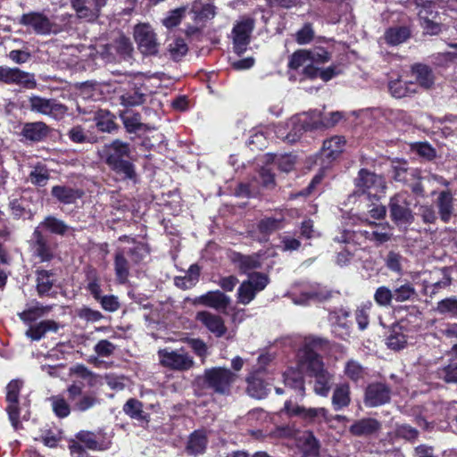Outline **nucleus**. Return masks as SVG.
Instances as JSON below:
<instances>
[{
  "instance_id": "nucleus-61",
  "label": "nucleus",
  "mask_w": 457,
  "mask_h": 457,
  "mask_svg": "<svg viewBox=\"0 0 457 457\" xmlns=\"http://www.w3.org/2000/svg\"><path fill=\"white\" fill-rule=\"evenodd\" d=\"M374 300L379 306H389L394 300L393 291L387 287L381 286L374 294Z\"/></svg>"
},
{
  "instance_id": "nucleus-45",
  "label": "nucleus",
  "mask_w": 457,
  "mask_h": 457,
  "mask_svg": "<svg viewBox=\"0 0 457 457\" xmlns=\"http://www.w3.org/2000/svg\"><path fill=\"white\" fill-rule=\"evenodd\" d=\"M37 228H43L53 234L63 236L70 229V227L62 220L54 216H47Z\"/></svg>"
},
{
  "instance_id": "nucleus-12",
  "label": "nucleus",
  "mask_w": 457,
  "mask_h": 457,
  "mask_svg": "<svg viewBox=\"0 0 457 457\" xmlns=\"http://www.w3.org/2000/svg\"><path fill=\"white\" fill-rule=\"evenodd\" d=\"M134 37L143 54L153 55L158 52L156 34L149 24L137 25L134 29Z\"/></svg>"
},
{
  "instance_id": "nucleus-52",
  "label": "nucleus",
  "mask_w": 457,
  "mask_h": 457,
  "mask_svg": "<svg viewBox=\"0 0 457 457\" xmlns=\"http://www.w3.org/2000/svg\"><path fill=\"white\" fill-rule=\"evenodd\" d=\"M394 300L397 303L410 301L416 296V290L411 283H405L393 291Z\"/></svg>"
},
{
  "instance_id": "nucleus-48",
  "label": "nucleus",
  "mask_w": 457,
  "mask_h": 457,
  "mask_svg": "<svg viewBox=\"0 0 457 457\" xmlns=\"http://www.w3.org/2000/svg\"><path fill=\"white\" fill-rule=\"evenodd\" d=\"M283 218H264L258 224V229L262 235V240H266V237L270 233L280 228Z\"/></svg>"
},
{
  "instance_id": "nucleus-2",
  "label": "nucleus",
  "mask_w": 457,
  "mask_h": 457,
  "mask_svg": "<svg viewBox=\"0 0 457 457\" xmlns=\"http://www.w3.org/2000/svg\"><path fill=\"white\" fill-rule=\"evenodd\" d=\"M101 159L124 179L136 181L137 172L131 162V151L128 143L119 139L105 144L99 153Z\"/></svg>"
},
{
  "instance_id": "nucleus-31",
  "label": "nucleus",
  "mask_w": 457,
  "mask_h": 457,
  "mask_svg": "<svg viewBox=\"0 0 457 457\" xmlns=\"http://www.w3.org/2000/svg\"><path fill=\"white\" fill-rule=\"evenodd\" d=\"M49 129L42 121L28 122L24 124L21 135L29 141L39 142L48 135Z\"/></svg>"
},
{
  "instance_id": "nucleus-42",
  "label": "nucleus",
  "mask_w": 457,
  "mask_h": 457,
  "mask_svg": "<svg viewBox=\"0 0 457 457\" xmlns=\"http://www.w3.org/2000/svg\"><path fill=\"white\" fill-rule=\"evenodd\" d=\"M50 179V171L45 164L37 163L29 174V182L37 187H45Z\"/></svg>"
},
{
  "instance_id": "nucleus-10",
  "label": "nucleus",
  "mask_w": 457,
  "mask_h": 457,
  "mask_svg": "<svg viewBox=\"0 0 457 457\" xmlns=\"http://www.w3.org/2000/svg\"><path fill=\"white\" fill-rule=\"evenodd\" d=\"M19 23L37 35H49L58 31L56 25L43 12H29L21 16Z\"/></svg>"
},
{
  "instance_id": "nucleus-28",
  "label": "nucleus",
  "mask_w": 457,
  "mask_h": 457,
  "mask_svg": "<svg viewBox=\"0 0 457 457\" xmlns=\"http://www.w3.org/2000/svg\"><path fill=\"white\" fill-rule=\"evenodd\" d=\"M247 393L250 396L262 399L264 398L269 392L268 384L262 379L259 370H253L247 378Z\"/></svg>"
},
{
  "instance_id": "nucleus-26",
  "label": "nucleus",
  "mask_w": 457,
  "mask_h": 457,
  "mask_svg": "<svg viewBox=\"0 0 457 457\" xmlns=\"http://www.w3.org/2000/svg\"><path fill=\"white\" fill-rule=\"evenodd\" d=\"M454 198L450 190H444L438 194L436 206L442 221L449 222L454 214Z\"/></svg>"
},
{
  "instance_id": "nucleus-43",
  "label": "nucleus",
  "mask_w": 457,
  "mask_h": 457,
  "mask_svg": "<svg viewBox=\"0 0 457 457\" xmlns=\"http://www.w3.org/2000/svg\"><path fill=\"white\" fill-rule=\"evenodd\" d=\"M283 377L287 386L297 390L302 395H304V380L301 371L289 369L283 374Z\"/></svg>"
},
{
  "instance_id": "nucleus-7",
  "label": "nucleus",
  "mask_w": 457,
  "mask_h": 457,
  "mask_svg": "<svg viewBox=\"0 0 457 457\" xmlns=\"http://www.w3.org/2000/svg\"><path fill=\"white\" fill-rule=\"evenodd\" d=\"M410 196L407 192H400L390 197L388 208L390 218L397 226H409L414 220L411 209Z\"/></svg>"
},
{
  "instance_id": "nucleus-49",
  "label": "nucleus",
  "mask_w": 457,
  "mask_h": 457,
  "mask_svg": "<svg viewBox=\"0 0 457 457\" xmlns=\"http://www.w3.org/2000/svg\"><path fill=\"white\" fill-rule=\"evenodd\" d=\"M123 411L130 418L144 420L145 416L143 411V404L137 399H129L123 406Z\"/></svg>"
},
{
  "instance_id": "nucleus-58",
  "label": "nucleus",
  "mask_w": 457,
  "mask_h": 457,
  "mask_svg": "<svg viewBox=\"0 0 457 457\" xmlns=\"http://www.w3.org/2000/svg\"><path fill=\"white\" fill-rule=\"evenodd\" d=\"M186 10L187 7H179L170 11L167 16L162 20L163 26L168 29L178 26L185 15Z\"/></svg>"
},
{
  "instance_id": "nucleus-50",
  "label": "nucleus",
  "mask_w": 457,
  "mask_h": 457,
  "mask_svg": "<svg viewBox=\"0 0 457 457\" xmlns=\"http://www.w3.org/2000/svg\"><path fill=\"white\" fill-rule=\"evenodd\" d=\"M120 119L129 132H136L141 128V116L132 111H125L120 114Z\"/></svg>"
},
{
  "instance_id": "nucleus-3",
  "label": "nucleus",
  "mask_w": 457,
  "mask_h": 457,
  "mask_svg": "<svg viewBox=\"0 0 457 457\" xmlns=\"http://www.w3.org/2000/svg\"><path fill=\"white\" fill-rule=\"evenodd\" d=\"M281 415L289 418H297L306 425L321 424L322 422L333 427V422H348L349 419L345 415H333L324 407H305L292 400L285 402L284 407L280 410Z\"/></svg>"
},
{
  "instance_id": "nucleus-47",
  "label": "nucleus",
  "mask_w": 457,
  "mask_h": 457,
  "mask_svg": "<svg viewBox=\"0 0 457 457\" xmlns=\"http://www.w3.org/2000/svg\"><path fill=\"white\" fill-rule=\"evenodd\" d=\"M100 399L97 397L96 393H86L80 395V397L74 403V410L79 411H87V410L100 404Z\"/></svg>"
},
{
  "instance_id": "nucleus-24",
  "label": "nucleus",
  "mask_w": 457,
  "mask_h": 457,
  "mask_svg": "<svg viewBox=\"0 0 457 457\" xmlns=\"http://www.w3.org/2000/svg\"><path fill=\"white\" fill-rule=\"evenodd\" d=\"M350 313L345 309H340L329 314V320L332 323L334 332L341 338L350 335L352 321L349 320Z\"/></svg>"
},
{
  "instance_id": "nucleus-5",
  "label": "nucleus",
  "mask_w": 457,
  "mask_h": 457,
  "mask_svg": "<svg viewBox=\"0 0 457 457\" xmlns=\"http://www.w3.org/2000/svg\"><path fill=\"white\" fill-rule=\"evenodd\" d=\"M354 191L348 196L349 204H356L360 199L368 200L378 196L386 188L384 179L366 169L360 170L354 179Z\"/></svg>"
},
{
  "instance_id": "nucleus-27",
  "label": "nucleus",
  "mask_w": 457,
  "mask_h": 457,
  "mask_svg": "<svg viewBox=\"0 0 457 457\" xmlns=\"http://www.w3.org/2000/svg\"><path fill=\"white\" fill-rule=\"evenodd\" d=\"M331 296V292L325 287L320 285L312 286L302 292L300 296L294 297L295 304H306L309 301L322 302Z\"/></svg>"
},
{
  "instance_id": "nucleus-6",
  "label": "nucleus",
  "mask_w": 457,
  "mask_h": 457,
  "mask_svg": "<svg viewBox=\"0 0 457 457\" xmlns=\"http://www.w3.org/2000/svg\"><path fill=\"white\" fill-rule=\"evenodd\" d=\"M236 378L237 375L228 369L215 367L206 370L203 377L198 378V381L217 394L227 395Z\"/></svg>"
},
{
  "instance_id": "nucleus-22",
  "label": "nucleus",
  "mask_w": 457,
  "mask_h": 457,
  "mask_svg": "<svg viewBox=\"0 0 457 457\" xmlns=\"http://www.w3.org/2000/svg\"><path fill=\"white\" fill-rule=\"evenodd\" d=\"M317 121L311 114V112L293 116L287 122L289 132L295 134L296 141L304 131L317 129Z\"/></svg>"
},
{
  "instance_id": "nucleus-41",
  "label": "nucleus",
  "mask_w": 457,
  "mask_h": 457,
  "mask_svg": "<svg viewBox=\"0 0 457 457\" xmlns=\"http://www.w3.org/2000/svg\"><path fill=\"white\" fill-rule=\"evenodd\" d=\"M412 74L422 87L429 88L434 84L435 77L433 71L427 65L415 64L412 67Z\"/></svg>"
},
{
  "instance_id": "nucleus-34",
  "label": "nucleus",
  "mask_w": 457,
  "mask_h": 457,
  "mask_svg": "<svg viewBox=\"0 0 457 457\" xmlns=\"http://www.w3.org/2000/svg\"><path fill=\"white\" fill-rule=\"evenodd\" d=\"M388 87L391 95L395 98L410 96L417 91V85L414 82L402 79L390 81Z\"/></svg>"
},
{
  "instance_id": "nucleus-18",
  "label": "nucleus",
  "mask_w": 457,
  "mask_h": 457,
  "mask_svg": "<svg viewBox=\"0 0 457 457\" xmlns=\"http://www.w3.org/2000/svg\"><path fill=\"white\" fill-rule=\"evenodd\" d=\"M390 398L391 390L384 383H370L365 389L364 403L367 407L373 408L386 404L390 401Z\"/></svg>"
},
{
  "instance_id": "nucleus-54",
  "label": "nucleus",
  "mask_w": 457,
  "mask_h": 457,
  "mask_svg": "<svg viewBox=\"0 0 457 457\" xmlns=\"http://www.w3.org/2000/svg\"><path fill=\"white\" fill-rule=\"evenodd\" d=\"M49 401L51 402L52 409L57 417L65 418L71 413L70 404L62 396L54 395L52 396Z\"/></svg>"
},
{
  "instance_id": "nucleus-46",
  "label": "nucleus",
  "mask_w": 457,
  "mask_h": 457,
  "mask_svg": "<svg viewBox=\"0 0 457 457\" xmlns=\"http://www.w3.org/2000/svg\"><path fill=\"white\" fill-rule=\"evenodd\" d=\"M344 372L349 379L357 382L364 378L366 369L357 361L349 360L345 365Z\"/></svg>"
},
{
  "instance_id": "nucleus-56",
  "label": "nucleus",
  "mask_w": 457,
  "mask_h": 457,
  "mask_svg": "<svg viewBox=\"0 0 457 457\" xmlns=\"http://www.w3.org/2000/svg\"><path fill=\"white\" fill-rule=\"evenodd\" d=\"M95 119L100 131L110 133L115 129V123L108 112L99 111Z\"/></svg>"
},
{
  "instance_id": "nucleus-11",
  "label": "nucleus",
  "mask_w": 457,
  "mask_h": 457,
  "mask_svg": "<svg viewBox=\"0 0 457 457\" xmlns=\"http://www.w3.org/2000/svg\"><path fill=\"white\" fill-rule=\"evenodd\" d=\"M29 102L32 112L49 116L54 120L62 119L67 112V107L55 99L32 96Z\"/></svg>"
},
{
  "instance_id": "nucleus-40",
  "label": "nucleus",
  "mask_w": 457,
  "mask_h": 457,
  "mask_svg": "<svg viewBox=\"0 0 457 457\" xmlns=\"http://www.w3.org/2000/svg\"><path fill=\"white\" fill-rule=\"evenodd\" d=\"M200 269L197 265L193 264L189 267L188 271L183 277H176L174 284L181 289H189L193 287L198 281Z\"/></svg>"
},
{
  "instance_id": "nucleus-38",
  "label": "nucleus",
  "mask_w": 457,
  "mask_h": 457,
  "mask_svg": "<svg viewBox=\"0 0 457 457\" xmlns=\"http://www.w3.org/2000/svg\"><path fill=\"white\" fill-rule=\"evenodd\" d=\"M207 445V437L204 431H195L189 436L187 451L189 454L197 455L203 453Z\"/></svg>"
},
{
  "instance_id": "nucleus-19",
  "label": "nucleus",
  "mask_w": 457,
  "mask_h": 457,
  "mask_svg": "<svg viewBox=\"0 0 457 457\" xmlns=\"http://www.w3.org/2000/svg\"><path fill=\"white\" fill-rule=\"evenodd\" d=\"M345 143L342 136H333L323 142L319 157L321 160L322 168L328 167L343 153Z\"/></svg>"
},
{
  "instance_id": "nucleus-1",
  "label": "nucleus",
  "mask_w": 457,
  "mask_h": 457,
  "mask_svg": "<svg viewBox=\"0 0 457 457\" xmlns=\"http://www.w3.org/2000/svg\"><path fill=\"white\" fill-rule=\"evenodd\" d=\"M326 343L322 338L308 337L297 353L298 368L314 377L313 391L323 397L328 395L334 383V375L324 369L322 359L317 353Z\"/></svg>"
},
{
  "instance_id": "nucleus-30",
  "label": "nucleus",
  "mask_w": 457,
  "mask_h": 457,
  "mask_svg": "<svg viewBox=\"0 0 457 457\" xmlns=\"http://www.w3.org/2000/svg\"><path fill=\"white\" fill-rule=\"evenodd\" d=\"M351 403V390L347 383H341L334 388L331 404L337 411L346 408Z\"/></svg>"
},
{
  "instance_id": "nucleus-25",
  "label": "nucleus",
  "mask_w": 457,
  "mask_h": 457,
  "mask_svg": "<svg viewBox=\"0 0 457 457\" xmlns=\"http://www.w3.org/2000/svg\"><path fill=\"white\" fill-rule=\"evenodd\" d=\"M381 429V423L376 419L363 418L355 420L349 428L353 436H370Z\"/></svg>"
},
{
  "instance_id": "nucleus-35",
  "label": "nucleus",
  "mask_w": 457,
  "mask_h": 457,
  "mask_svg": "<svg viewBox=\"0 0 457 457\" xmlns=\"http://www.w3.org/2000/svg\"><path fill=\"white\" fill-rule=\"evenodd\" d=\"M411 36V30L406 26L389 28L384 35L386 42L390 46H398L405 42Z\"/></svg>"
},
{
  "instance_id": "nucleus-39",
  "label": "nucleus",
  "mask_w": 457,
  "mask_h": 457,
  "mask_svg": "<svg viewBox=\"0 0 457 457\" xmlns=\"http://www.w3.org/2000/svg\"><path fill=\"white\" fill-rule=\"evenodd\" d=\"M52 310V305H42L37 303L34 306L28 307L18 315L25 323H30L46 315Z\"/></svg>"
},
{
  "instance_id": "nucleus-14",
  "label": "nucleus",
  "mask_w": 457,
  "mask_h": 457,
  "mask_svg": "<svg viewBox=\"0 0 457 457\" xmlns=\"http://www.w3.org/2000/svg\"><path fill=\"white\" fill-rule=\"evenodd\" d=\"M253 28L254 21L250 18H243L234 26L232 30L233 46L237 54L240 55L245 52Z\"/></svg>"
},
{
  "instance_id": "nucleus-29",
  "label": "nucleus",
  "mask_w": 457,
  "mask_h": 457,
  "mask_svg": "<svg viewBox=\"0 0 457 457\" xmlns=\"http://www.w3.org/2000/svg\"><path fill=\"white\" fill-rule=\"evenodd\" d=\"M60 326L56 321L46 320L29 326L26 330L25 335L32 341H38L48 332H57Z\"/></svg>"
},
{
  "instance_id": "nucleus-21",
  "label": "nucleus",
  "mask_w": 457,
  "mask_h": 457,
  "mask_svg": "<svg viewBox=\"0 0 457 457\" xmlns=\"http://www.w3.org/2000/svg\"><path fill=\"white\" fill-rule=\"evenodd\" d=\"M195 319L217 337H221L227 332L223 319L208 311H201L196 313Z\"/></svg>"
},
{
  "instance_id": "nucleus-37",
  "label": "nucleus",
  "mask_w": 457,
  "mask_h": 457,
  "mask_svg": "<svg viewBox=\"0 0 457 457\" xmlns=\"http://www.w3.org/2000/svg\"><path fill=\"white\" fill-rule=\"evenodd\" d=\"M114 270L117 280L121 284L126 283L129 275V263L122 250H119L115 253Z\"/></svg>"
},
{
  "instance_id": "nucleus-62",
  "label": "nucleus",
  "mask_w": 457,
  "mask_h": 457,
  "mask_svg": "<svg viewBox=\"0 0 457 457\" xmlns=\"http://www.w3.org/2000/svg\"><path fill=\"white\" fill-rule=\"evenodd\" d=\"M438 377L447 383L457 382V362H452L445 367L438 369Z\"/></svg>"
},
{
  "instance_id": "nucleus-63",
  "label": "nucleus",
  "mask_w": 457,
  "mask_h": 457,
  "mask_svg": "<svg viewBox=\"0 0 457 457\" xmlns=\"http://www.w3.org/2000/svg\"><path fill=\"white\" fill-rule=\"evenodd\" d=\"M403 257L395 252H389L386 257V266L393 272L401 275L403 272L402 262Z\"/></svg>"
},
{
  "instance_id": "nucleus-32",
  "label": "nucleus",
  "mask_w": 457,
  "mask_h": 457,
  "mask_svg": "<svg viewBox=\"0 0 457 457\" xmlns=\"http://www.w3.org/2000/svg\"><path fill=\"white\" fill-rule=\"evenodd\" d=\"M33 241L35 254L40 258L41 262L50 261L53 258V252L39 228H37L33 233Z\"/></svg>"
},
{
  "instance_id": "nucleus-23",
  "label": "nucleus",
  "mask_w": 457,
  "mask_h": 457,
  "mask_svg": "<svg viewBox=\"0 0 457 457\" xmlns=\"http://www.w3.org/2000/svg\"><path fill=\"white\" fill-rule=\"evenodd\" d=\"M57 276L53 270H36V289L40 297L53 296Z\"/></svg>"
},
{
  "instance_id": "nucleus-59",
  "label": "nucleus",
  "mask_w": 457,
  "mask_h": 457,
  "mask_svg": "<svg viewBox=\"0 0 457 457\" xmlns=\"http://www.w3.org/2000/svg\"><path fill=\"white\" fill-rule=\"evenodd\" d=\"M406 337L400 331L393 329L386 338V345L393 350H401L406 345Z\"/></svg>"
},
{
  "instance_id": "nucleus-16",
  "label": "nucleus",
  "mask_w": 457,
  "mask_h": 457,
  "mask_svg": "<svg viewBox=\"0 0 457 457\" xmlns=\"http://www.w3.org/2000/svg\"><path fill=\"white\" fill-rule=\"evenodd\" d=\"M357 205V215L363 222L374 224L370 221V218L374 220H380L386 216V210L384 205L378 204V196L370 197L368 200L360 199L355 204Z\"/></svg>"
},
{
  "instance_id": "nucleus-33",
  "label": "nucleus",
  "mask_w": 457,
  "mask_h": 457,
  "mask_svg": "<svg viewBox=\"0 0 457 457\" xmlns=\"http://www.w3.org/2000/svg\"><path fill=\"white\" fill-rule=\"evenodd\" d=\"M52 195L63 204H74L82 196V192L66 186H54L52 187Z\"/></svg>"
},
{
  "instance_id": "nucleus-51",
  "label": "nucleus",
  "mask_w": 457,
  "mask_h": 457,
  "mask_svg": "<svg viewBox=\"0 0 457 457\" xmlns=\"http://www.w3.org/2000/svg\"><path fill=\"white\" fill-rule=\"evenodd\" d=\"M436 312L443 315L457 318V297L452 296L439 301Z\"/></svg>"
},
{
  "instance_id": "nucleus-15",
  "label": "nucleus",
  "mask_w": 457,
  "mask_h": 457,
  "mask_svg": "<svg viewBox=\"0 0 457 457\" xmlns=\"http://www.w3.org/2000/svg\"><path fill=\"white\" fill-rule=\"evenodd\" d=\"M106 3L107 0H71V7L79 19L95 21Z\"/></svg>"
},
{
  "instance_id": "nucleus-17",
  "label": "nucleus",
  "mask_w": 457,
  "mask_h": 457,
  "mask_svg": "<svg viewBox=\"0 0 457 457\" xmlns=\"http://www.w3.org/2000/svg\"><path fill=\"white\" fill-rule=\"evenodd\" d=\"M22 383L20 380H12L6 386V411L12 427L17 429L20 423L21 408L19 407V394Z\"/></svg>"
},
{
  "instance_id": "nucleus-60",
  "label": "nucleus",
  "mask_w": 457,
  "mask_h": 457,
  "mask_svg": "<svg viewBox=\"0 0 457 457\" xmlns=\"http://www.w3.org/2000/svg\"><path fill=\"white\" fill-rule=\"evenodd\" d=\"M384 116L386 120H388L390 122L398 124V123H403L407 124L411 122V117L410 115L400 109H387L384 112Z\"/></svg>"
},
{
  "instance_id": "nucleus-44",
  "label": "nucleus",
  "mask_w": 457,
  "mask_h": 457,
  "mask_svg": "<svg viewBox=\"0 0 457 457\" xmlns=\"http://www.w3.org/2000/svg\"><path fill=\"white\" fill-rule=\"evenodd\" d=\"M311 114L317 121V129L330 128L335 126L344 117L341 112H332L328 116H322L321 112L318 110L311 111Z\"/></svg>"
},
{
  "instance_id": "nucleus-55",
  "label": "nucleus",
  "mask_w": 457,
  "mask_h": 457,
  "mask_svg": "<svg viewBox=\"0 0 457 457\" xmlns=\"http://www.w3.org/2000/svg\"><path fill=\"white\" fill-rule=\"evenodd\" d=\"M13 84L27 89H33L37 87V81L34 74L21 71L19 68L16 69L15 80Z\"/></svg>"
},
{
  "instance_id": "nucleus-64",
  "label": "nucleus",
  "mask_w": 457,
  "mask_h": 457,
  "mask_svg": "<svg viewBox=\"0 0 457 457\" xmlns=\"http://www.w3.org/2000/svg\"><path fill=\"white\" fill-rule=\"evenodd\" d=\"M370 307L371 303H368L367 304L358 307L355 312V320L361 330H364L369 325V312Z\"/></svg>"
},
{
  "instance_id": "nucleus-9",
  "label": "nucleus",
  "mask_w": 457,
  "mask_h": 457,
  "mask_svg": "<svg viewBox=\"0 0 457 457\" xmlns=\"http://www.w3.org/2000/svg\"><path fill=\"white\" fill-rule=\"evenodd\" d=\"M268 283L269 278L266 275L259 272L250 274L248 279L243 281L237 289V303L243 305L249 304Z\"/></svg>"
},
{
  "instance_id": "nucleus-4",
  "label": "nucleus",
  "mask_w": 457,
  "mask_h": 457,
  "mask_svg": "<svg viewBox=\"0 0 457 457\" xmlns=\"http://www.w3.org/2000/svg\"><path fill=\"white\" fill-rule=\"evenodd\" d=\"M329 59L328 52L322 47L311 50L301 49L291 55L288 66L293 70L303 67V74L306 78L315 79L318 78V68L315 65L325 63Z\"/></svg>"
},
{
  "instance_id": "nucleus-8",
  "label": "nucleus",
  "mask_w": 457,
  "mask_h": 457,
  "mask_svg": "<svg viewBox=\"0 0 457 457\" xmlns=\"http://www.w3.org/2000/svg\"><path fill=\"white\" fill-rule=\"evenodd\" d=\"M157 354L161 365L172 370H188L195 363L193 357L183 348L166 347L160 349Z\"/></svg>"
},
{
  "instance_id": "nucleus-57",
  "label": "nucleus",
  "mask_w": 457,
  "mask_h": 457,
  "mask_svg": "<svg viewBox=\"0 0 457 457\" xmlns=\"http://www.w3.org/2000/svg\"><path fill=\"white\" fill-rule=\"evenodd\" d=\"M188 47L182 38H175L169 44V52L173 60H179L187 53Z\"/></svg>"
},
{
  "instance_id": "nucleus-36",
  "label": "nucleus",
  "mask_w": 457,
  "mask_h": 457,
  "mask_svg": "<svg viewBox=\"0 0 457 457\" xmlns=\"http://www.w3.org/2000/svg\"><path fill=\"white\" fill-rule=\"evenodd\" d=\"M76 437L87 448L93 451H104L110 446L109 441H98L96 436L90 431H80L77 434Z\"/></svg>"
},
{
  "instance_id": "nucleus-20",
  "label": "nucleus",
  "mask_w": 457,
  "mask_h": 457,
  "mask_svg": "<svg viewBox=\"0 0 457 457\" xmlns=\"http://www.w3.org/2000/svg\"><path fill=\"white\" fill-rule=\"evenodd\" d=\"M231 299L229 296L220 290L209 291L196 297L194 301L195 304H201L209 308H212L220 312L226 313L227 308L229 306Z\"/></svg>"
},
{
  "instance_id": "nucleus-53",
  "label": "nucleus",
  "mask_w": 457,
  "mask_h": 457,
  "mask_svg": "<svg viewBox=\"0 0 457 457\" xmlns=\"http://www.w3.org/2000/svg\"><path fill=\"white\" fill-rule=\"evenodd\" d=\"M114 50L123 60H129L133 52V46L129 38L120 37L115 40L113 45Z\"/></svg>"
},
{
  "instance_id": "nucleus-13",
  "label": "nucleus",
  "mask_w": 457,
  "mask_h": 457,
  "mask_svg": "<svg viewBox=\"0 0 457 457\" xmlns=\"http://www.w3.org/2000/svg\"><path fill=\"white\" fill-rule=\"evenodd\" d=\"M419 8L418 16L423 29L427 34L436 35L440 31L439 23L436 21L438 12L436 4L431 1H416Z\"/></svg>"
}]
</instances>
